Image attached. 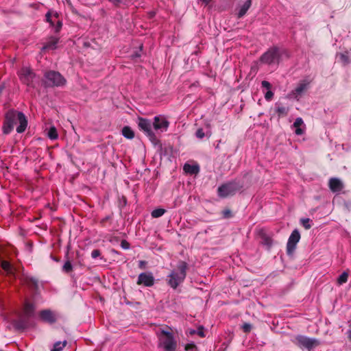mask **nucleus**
Here are the masks:
<instances>
[{
    "label": "nucleus",
    "instance_id": "obj_33",
    "mask_svg": "<svg viewBox=\"0 0 351 351\" xmlns=\"http://www.w3.org/2000/svg\"><path fill=\"white\" fill-rule=\"evenodd\" d=\"M302 225L306 230L310 229L311 228V219L308 218L301 219L300 220Z\"/></svg>",
    "mask_w": 351,
    "mask_h": 351
},
{
    "label": "nucleus",
    "instance_id": "obj_45",
    "mask_svg": "<svg viewBox=\"0 0 351 351\" xmlns=\"http://www.w3.org/2000/svg\"><path fill=\"white\" fill-rule=\"evenodd\" d=\"M132 57L133 58H140L141 57V53L139 51H136L135 52L133 55H132Z\"/></svg>",
    "mask_w": 351,
    "mask_h": 351
},
{
    "label": "nucleus",
    "instance_id": "obj_32",
    "mask_svg": "<svg viewBox=\"0 0 351 351\" xmlns=\"http://www.w3.org/2000/svg\"><path fill=\"white\" fill-rule=\"evenodd\" d=\"M73 269L72 264L69 261L65 262L62 267V271L65 273H69Z\"/></svg>",
    "mask_w": 351,
    "mask_h": 351
},
{
    "label": "nucleus",
    "instance_id": "obj_22",
    "mask_svg": "<svg viewBox=\"0 0 351 351\" xmlns=\"http://www.w3.org/2000/svg\"><path fill=\"white\" fill-rule=\"evenodd\" d=\"M122 134L128 139H132L134 137V132L129 126H124L123 128Z\"/></svg>",
    "mask_w": 351,
    "mask_h": 351
},
{
    "label": "nucleus",
    "instance_id": "obj_55",
    "mask_svg": "<svg viewBox=\"0 0 351 351\" xmlns=\"http://www.w3.org/2000/svg\"><path fill=\"white\" fill-rule=\"evenodd\" d=\"M51 258H53V261H56V262H58V261H59V260H58V259H57L56 258H53V257H52V256H51Z\"/></svg>",
    "mask_w": 351,
    "mask_h": 351
},
{
    "label": "nucleus",
    "instance_id": "obj_44",
    "mask_svg": "<svg viewBox=\"0 0 351 351\" xmlns=\"http://www.w3.org/2000/svg\"><path fill=\"white\" fill-rule=\"evenodd\" d=\"M295 134H298V135H301L303 134V130L300 128H296V130H295Z\"/></svg>",
    "mask_w": 351,
    "mask_h": 351
},
{
    "label": "nucleus",
    "instance_id": "obj_49",
    "mask_svg": "<svg viewBox=\"0 0 351 351\" xmlns=\"http://www.w3.org/2000/svg\"><path fill=\"white\" fill-rule=\"evenodd\" d=\"M27 248H28L29 250H31V248H32V244H31V243H27Z\"/></svg>",
    "mask_w": 351,
    "mask_h": 351
},
{
    "label": "nucleus",
    "instance_id": "obj_34",
    "mask_svg": "<svg viewBox=\"0 0 351 351\" xmlns=\"http://www.w3.org/2000/svg\"><path fill=\"white\" fill-rule=\"evenodd\" d=\"M14 326L17 329H24L27 327V324L24 321H19L14 323Z\"/></svg>",
    "mask_w": 351,
    "mask_h": 351
},
{
    "label": "nucleus",
    "instance_id": "obj_56",
    "mask_svg": "<svg viewBox=\"0 0 351 351\" xmlns=\"http://www.w3.org/2000/svg\"><path fill=\"white\" fill-rule=\"evenodd\" d=\"M144 263H145V262H144V261H140V265H143V264H144Z\"/></svg>",
    "mask_w": 351,
    "mask_h": 351
},
{
    "label": "nucleus",
    "instance_id": "obj_14",
    "mask_svg": "<svg viewBox=\"0 0 351 351\" xmlns=\"http://www.w3.org/2000/svg\"><path fill=\"white\" fill-rule=\"evenodd\" d=\"M328 186L331 191L335 193L341 191L343 188V184L339 179L332 178L329 180Z\"/></svg>",
    "mask_w": 351,
    "mask_h": 351
},
{
    "label": "nucleus",
    "instance_id": "obj_8",
    "mask_svg": "<svg viewBox=\"0 0 351 351\" xmlns=\"http://www.w3.org/2000/svg\"><path fill=\"white\" fill-rule=\"evenodd\" d=\"M18 75L23 84H25L28 87H35L34 81L36 78V73L32 69L29 67H23L19 71Z\"/></svg>",
    "mask_w": 351,
    "mask_h": 351
},
{
    "label": "nucleus",
    "instance_id": "obj_51",
    "mask_svg": "<svg viewBox=\"0 0 351 351\" xmlns=\"http://www.w3.org/2000/svg\"><path fill=\"white\" fill-rule=\"evenodd\" d=\"M348 337L350 339H351V330L348 331Z\"/></svg>",
    "mask_w": 351,
    "mask_h": 351
},
{
    "label": "nucleus",
    "instance_id": "obj_30",
    "mask_svg": "<svg viewBox=\"0 0 351 351\" xmlns=\"http://www.w3.org/2000/svg\"><path fill=\"white\" fill-rule=\"evenodd\" d=\"M297 243H287V251L289 256H291L296 249Z\"/></svg>",
    "mask_w": 351,
    "mask_h": 351
},
{
    "label": "nucleus",
    "instance_id": "obj_36",
    "mask_svg": "<svg viewBox=\"0 0 351 351\" xmlns=\"http://www.w3.org/2000/svg\"><path fill=\"white\" fill-rule=\"evenodd\" d=\"M303 124V120L302 118L298 117L295 120L293 126L295 128H300Z\"/></svg>",
    "mask_w": 351,
    "mask_h": 351
},
{
    "label": "nucleus",
    "instance_id": "obj_21",
    "mask_svg": "<svg viewBox=\"0 0 351 351\" xmlns=\"http://www.w3.org/2000/svg\"><path fill=\"white\" fill-rule=\"evenodd\" d=\"M34 306L32 304L26 303L24 307V314L26 317H31L34 315Z\"/></svg>",
    "mask_w": 351,
    "mask_h": 351
},
{
    "label": "nucleus",
    "instance_id": "obj_35",
    "mask_svg": "<svg viewBox=\"0 0 351 351\" xmlns=\"http://www.w3.org/2000/svg\"><path fill=\"white\" fill-rule=\"evenodd\" d=\"M222 215L224 218H230L232 217V212L230 209H225L222 211Z\"/></svg>",
    "mask_w": 351,
    "mask_h": 351
},
{
    "label": "nucleus",
    "instance_id": "obj_5",
    "mask_svg": "<svg viewBox=\"0 0 351 351\" xmlns=\"http://www.w3.org/2000/svg\"><path fill=\"white\" fill-rule=\"evenodd\" d=\"M242 187L243 185L239 182L233 180L219 186L217 189V194L219 197L226 198L234 195Z\"/></svg>",
    "mask_w": 351,
    "mask_h": 351
},
{
    "label": "nucleus",
    "instance_id": "obj_9",
    "mask_svg": "<svg viewBox=\"0 0 351 351\" xmlns=\"http://www.w3.org/2000/svg\"><path fill=\"white\" fill-rule=\"evenodd\" d=\"M296 344L300 348L311 350L319 345V341L304 335H298L295 337Z\"/></svg>",
    "mask_w": 351,
    "mask_h": 351
},
{
    "label": "nucleus",
    "instance_id": "obj_47",
    "mask_svg": "<svg viewBox=\"0 0 351 351\" xmlns=\"http://www.w3.org/2000/svg\"><path fill=\"white\" fill-rule=\"evenodd\" d=\"M200 1H202L204 3H205L206 5H208L210 2V0H200Z\"/></svg>",
    "mask_w": 351,
    "mask_h": 351
},
{
    "label": "nucleus",
    "instance_id": "obj_28",
    "mask_svg": "<svg viewBox=\"0 0 351 351\" xmlns=\"http://www.w3.org/2000/svg\"><path fill=\"white\" fill-rule=\"evenodd\" d=\"M47 136L51 140H55L58 138V132L56 128L54 126H52L49 128Z\"/></svg>",
    "mask_w": 351,
    "mask_h": 351
},
{
    "label": "nucleus",
    "instance_id": "obj_12",
    "mask_svg": "<svg viewBox=\"0 0 351 351\" xmlns=\"http://www.w3.org/2000/svg\"><path fill=\"white\" fill-rule=\"evenodd\" d=\"M138 285H143L145 287H152L154 283V278L151 272H144L139 274L138 278Z\"/></svg>",
    "mask_w": 351,
    "mask_h": 351
},
{
    "label": "nucleus",
    "instance_id": "obj_23",
    "mask_svg": "<svg viewBox=\"0 0 351 351\" xmlns=\"http://www.w3.org/2000/svg\"><path fill=\"white\" fill-rule=\"evenodd\" d=\"M54 17L56 19V23H55V25L53 26L54 32L55 33H58L62 27V22L60 19L59 14L57 12L54 13Z\"/></svg>",
    "mask_w": 351,
    "mask_h": 351
},
{
    "label": "nucleus",
    "instance_id": "obj_2",
    "mask_svg": "<svg viewBox=\"0 0 351 351\" xmlns=\"http://www.w3.org/2000/svg\"><path fill=\"white\" fill-rule=\"evenodd\" d=\"M188 264L184 261H179L176 267L169 274L168 284L173 288L176 289L182 283L186 276Z\"/></svg>",
    "mask_w": 351,
    "mask_h": 351
},
{
    "label": "nucleus",
    "instance_id": "obj_25",
    "mask_svg": "<svg viewBox=\"0 0 351 351\" xmlns=\"http://www.w3.org/2000/svg\"><path fill=\"white\" fill-rule=\"evenodd\" d=\"M46 21L49 23L51 27H53L56 23V19L54 17V14L52 15L51 11H49L45 14Z\"/></svg>",
    "mask_w": 351,
    "mask_h": 351
},
{
    "label": "nucleus",
    "instance_id": "obj_13",
    "mask_svg": "<svg viewBox=\"0 0 351 351\" xmlns=\"http://www.w3.org/2000/svg\"><path fill=\"white\" fill-rule=\"evenodd\" d=\"M0 265L6 275L15 276L16 269L8 261L0 260Z\"/></svg>",
    "mask_w": 351,
    "mask_h": 351
},
{
    "label": "nucleus",
    "instance_id": "obj_31",
    "mask_svg": "<svg viewBox=\"0 0 351 351\" xmlns=\"http://www.w3.org/2000/svg\"><path fill=\"white\" fill-rule=\"evenodd\" d=\"M348 278V274L346 271H343L338 278L337 282L339 285H342L347 282Z\"/></svg>",
    "mask_w": 351,
    "mask_h": 351
},
{
    "label": "nucleus",
    "instance_id": "obj_40",
    "mask_svg": "<svg viewBox=\"0 0 351 351\" xmlns=\"http://www.w3.org/2000/svg\"><path fill=\"white\" fill-rule=\"evenodd\" d=\"M242 328H243L244 332H249L252 328V326L250 324L245 323L243 325Z\"/></svg>",
    "mask_w": 351,
    "mask_h": 351
},
{
    "label": "nucleus",
    "instance_id": "obj_7",
    "mask_svg": "<svg viewBox=\"0 0 351 351\" xmlns=\"http://www.w3.org/2000/svg\"><path fill=\"white\" fill-rule=\"evenodd\" d=\"M176 345L172 333L166 330L161 331V335L159 336L160 347H162L165 351H175Z\"/></svg>",
    "mask_w": 351,
    "mask_h": 351
},
{
    "label": "nucleus",
    "instance_id": "obj_46",
    "mask_svg": "<svg viewBox=\"0 0 351 351\" xmlns=\"http://www.w3.org/2000/svg\"><path fill=\"white\" fill-rule=\"evenodd\" d=\"M195 346L193 344H188L186 346V350H188L190 348H193Z\"/></svg>",
    "mask_w": 351,
    "mask_h": 351
},
{
    "label": "nucleus",
    "instance_id": "obj_27",
    "mask_svg": "<svg viewBox=\"0 0 351 351\" xmlns=\"http://www.w3.org/2000/svg\"><path fill=\"white\" fill-rule=\"evenodd\" d=\"M300 239V234L298 230H294L291 234L288 241H299Z\"/></svg>",
    "mask_w": 351,
    "mask_h": 351
},
{
    "label": "nucleus",
    "instance_id": "obj_10",
    "mask_svg": "<svg viewBox=\"0 0 351 351\" xmlns=\"http://www.w3.org/2000/svg\"><path fill=\"white\" fill-rule=\"evenodd\" d=\"M40 317L43 321L49 324H53L58 319L59 315L55 311L47 309L40 312Z\"/></svg>",
    "mask_w": 351,
    "mask_h": 351
},
{
    "label": "nucleus",
    "instance_id": "obj_1",
    "mask_svg": "<svg viewBox=\"0 0 351 351\" xmlns=\"http://www.w3.org/2000/svg\"><path fill=\"white\" fill-rule=\"evenodd\" d=\"M19 121V125L16 128L18 133H23L27 128V120L22 112H18L14 109L9 110L4 116V121L2 126L3 134H9L14 129L16 121Z\"/></svg>",
    "mask_w": 351,
    "mask_h": 351
},
{
    "label": "nucleus",
    "instance_id": "obj_48",
    "mask_svg": "<svg viewBox=\"0 0 351 351\" xmlns=\"http://www.w3.org/2000/svg\"><path fill=\"white\" fill-rule=\"evenodd\" d=\"M198 334H199V336H201V337H204V332H203L202 331H201V330H199V331H198Z\"/></svg>",
    "mask_w": 351,
    "mask_h": 351
},
{
    "label": "nucleus",
    "instance_id": "obj_24",
    "mask_svg": "<svg viewBox=\"0 0 351 351\" xmlns=\"http://www.w3.org/2000/svg\"><path fill=\"white\" fill-rule=\"evenodd\" d=\"M210 136V131H208L206 133H205L202 128H198L195 132V136L199 139H202L205 136H208L209 138Z\"/></svg>",
    "mask_w": 351,
    "mask_h": 351
},
{
    "label": "nucleus",
    "instance_id": "obj_53",
    "mask_svg": "<svg viewBox=\"0 0 351 351\" xmlns=\"http://www.w3.org/2000/svg\"><path fill=\"white\" fill-rule=\"evenodd\" d=\"M70 248H71V245H70V244H68L66 246L67 251H69L70 250Z\"/></svg>",
    "mask_w": 351,
    "mask_h": 351
},
{
    "label": "nucleus",
    "instance_id": "obj_20",
    "mask_svg": "<svg viewBox=\"0 0 351 351\" xmlns=\"http://www.w3.org/2000/svg\"><path fill=\"white\" fill-rule=\"evenodd\" d=\"M184 171L186 173H190V174H196L199 172V167L196 165H191L189 164H185L184 165Z\"/></svg>",
    "mask_w": 351,
    "mask_h": 351
},
{
    "label": "nucleus",
    "instance_id": "obj_26",
    "mask_svg": "<svg viewBox=\"0 0 351 351\" xmlns=\"http://www.w3.org/2000/svg\"><path fill=\"white\" fill-rule=\"evenodd\" d=\"M66 345V341H57L54 343L53 348L51 351H61Z\"/></svg>",
    "mask_w": 351,
    "mask_h": 351
},
{
    "label": "nucleus",
    "instance_id": "obj_6",
    "mask_svg": "<svg viewBox=\"0 0 351 351\" xmlns=\"http://www.w3.org/2000/svg\"><path fill=\"white\" fill-rule=\"evenodd\" d=\"M138 125L140 130L144 132L154 145H160L161 147L160 140L156 137L152 130L153 123H152V122L147 119L139 118Z\"/></svg>",
    "mask_w": 351,
    "mask_h": 351
},
{
    "label": "nucleus",
    "instance_id": "obj_39",
    "mask_svg": "<svg viewBox=\"0 0 351 351\" xmlns=\"http://www.w3.org/2000/svg\"><path fill=\"white\" fill-rule=\"evenodd\" d=\"M261 85H262V87L265 88L267 90H270V88H271V84L266 80L262 81Z\"/></svg>",
    "mask_w": 351,
    "mask_h": 351
},
{
    "label": "nucleus",
    "instance_id": "obj_42",
    "mask_svg": "<svg viewBox=\"0 0 351 351\" xmlns=\"http://www.w3.org/2000/svg\"><path fill=\"white\" fill-rule=\"evenodd\" d=\"M341 60L343 62H345V63H346V64H348V63H349V62H350V60H349L348 56H346V55H345V54H341Z\"/></svg>",
    "mask_w": 351,
    "mask_h": 351
},
{
    "label": "nucleus",
    "instance_id": "obj_19",
    "mask_svg": "<svg viewBox=\"0 0 351 351\" xmlns=\"http://www.w3.org/2000/svg\"><path fill=\"white\" fill-rule=\"evenodd\" d=\"M289 110L288 107L277 104L276 112L279 117H286L288 114Z\"/></svg>",
    "mask_w": 351,
    "mask_h": 351
},
{
    "label": "nucleus",
    "instance_id": "obj_37",
    "mask_svg": "<svg viewBox=\"0 0 351 351\" xmlns=\"http://www.w3.org/2000/svg\"><path fill=\"white\" fill-rule=\"evenodd\" d=\"M114 6L119 7L121 4H123L124 0H108Z\"/></svg>",
    "mask_w": 351,
    "mask_h": 351
},
{
    "label": "nucleus",
    "instance_id": "obj_11",
    "mask_svg": "<svg viewBox=\"0 0 351 351\" xmlns=\"http://www.w3.org/2000/svg\"><path fill=\"white\" fill-rule=\"evenodd\" d=\"M169 122L164 117L156 116L154 118L153 127L156 130L167 131Z\"/></svg>",
    "mask_w": 351,
    "mask_h": 351
},
{
    "label": "nucleus",
    "instance_id": "obj_52",
    "mask_svg": "<svg viewBox=\"0 0 351 351\" xmlns=\"http://www.w3.org/2000/svg\"><path fill=\"white\" fill-rule=\"evenodd\" d=\"M3 90V86H0V95L2 93Z\"/></svg>",
    "mask_w": 351,
    "mask_h": 351
},
{
    "label": "nucleus",
    "instance_id": "obj_16",
    "mask_svg": "<svg viewBox=\"0 0 351 351\" xmlns=\"http://www.w3.org/2000/svg\"><path fill=\"white\" fill-rule=\"evenodd\" d=\"M252 5V0H245L244 3L241 6L239 12L237 13V17L241 19L245 16L247 10Z\"/></svg>",
    "mask_w": 351,
    "mask_h": 351
},
{
    "label": "nucleus",
    "instance_id": "obj_18",
    "mask_svg": "<svg viewBox=\"0 0 351 351\" xmlns=\"http://www.w3.org/2000/svg\"><path fill=\"white\" fill-rule=\"evenodd\" d=\"M59 42V38L56 37H51L48 42L45 43L43 46V49H56V45Z\"/></svg>",
    "mask_w": 351,
    "mask_h": 351
},
{
    "label": "nucleus",
    "instance_id": "obj_4",
    "mask_svg": "<svg viewBox=\"0 0 351 351\" xmlns=\"http://www.w3.org/2000/svg\"><path fill=\"white\" fill-rule=\"evenodd\" d=\"M66 79L58 71H49L45 73L43 83L45 87L62 86Z\"/></svg>",
    "mask_w": 351,
    "mask_h": 351
},
{
    "label": "nucleus",
    "instance_id": "obj_38",
    "mask_svg": "<svg viewBox=\"0 0 351 351\" xmlns=\"http://www.w3.org/2000/svg\"><path fill=\"white\" fill-rule=\"evenodd\" d=\"M273 97H274V93L270 90H268L267 92L265 95V98L267 101H270L273 98Z\"/></svg>",
    "mask_w": 351,
    "mask_h": 351
},
{
    "label": "nucleus",
    "instance_id": "obj_17",
    "mask_svg": "<svg viewBox=\"0 0 351 351\" xmlns=\"http://www.w3.org/2000/svg\"><path fill=\"white\" fill-rule=\"evenodd\" d=\"M257 239L261 241H271L270 234L265 229H261L257 232Z\"/></svg>",
    "mask_w": 351,
    "mask_h": 351
},
{
    "label": "nucleus",
    "instance_id": "obj_29",
    "mask_svg": "<svg viewBox=\"0 0 351 351\" xmlns=\"http://www.w3.org/2000/svg\"><path fill=\"white\" fill-rule=\"evenodd\" d=\"M165 209L156 208L152 212L151 215L154 218H158V217L162 216L165 214Z\"/></svg>",
    "mask_w": 351,
    "mask_h": 351
},
{
    "label": "nucleus",
    "instance_id": "obj_3",
    "mask_svg": "<svg viewBox=\"0 0 351 351\" xmlns=\"http://www.w3.org/2000/svg\"><path fill=\"white\" fill-rule=\"evenodd\" d=\"M289 57V53L286 49H280L277 47L269 49L260 58L261 62L271 65L272 64H278L281 60L282 56Z\"/></svg>",
    "mask_w": 351,
    "mask_h": 351
},
{
    "label": "nucleus",
    "instance_id": "obj_41",
    "mask_svg": "<svg viewBox=\"0 0 351 351\" xmlns=\"http://www.w3.org/2000/svg\"><path fill=\"white\" fill-rule=\"evenodd\" d=\"M100 255V252L98 250H95L91 253V256L93 258H96Z\"/></svg>",
    "mask_w": 351,
    "mask_h": 351
},
{
    "label": "nucleus",
    "instance_id": "obj_15",
    "mask_svg": "<svg viewBox=\"0 0 351 351\" xmlns=\"http://www.w3.org/2000/svg\"><path fill=\"white\" fill-rule=\"evenodd\" d=\"M309 82L306 81H302L297 86V87L293 90V95L295 98H297L302 95V94L307 89Z\"/></svg>",
    "mask_w": 351,
    "mask_h": 351
},
{
    "label": "nucleus",
    "instance_id": "obj_54",
    "mask_svg": "<svg viewBox=\"0 0 351 351\" xmlns=\"http://www.w3.org/2000/svg\"><path fill=\"white\" fill-rule=\"evenodd\" d=\"M265 243L267 245V247H270V244H271V243L267 242V243Z\"/></svg>",
    "mask_w": 351,
    "mask_h": 351
},
{
    "label": "nucleus",
    "instance_id": "obj_43",
    "mask_svg": "<svg viewBox=\"0 0 351 351\" xmlns=\"http://www.w3.org/2000/svg\"><path fill=\"white\" fill-rule=\"evenodd\" d=\"M121 247L124 250H128L130 248V243H121Z\"/></svg>",
    "mask_w": 351,
    "mask_h": 351
},
{
    "label": "nucleus",
    "instance_id": "obj_50",
    "mask_svg": "<svg viewBox=\"0 0 351 351\" xmlns=\"http://www.w3.org/2000/svg\"><path fill=\"white\" fill-rule=\"evenodd\" d=\"M109 219V217H106L104 219H102L101 223H104L106 221H107Z\"/></svg>",
    "mask_w": 351,
    "mask_h": 351
},
{
    "label": "nucleus",
    "instance_id": "obj_57",
    "mask_svg": "<svg viewBox=\"0 0 351 351\" xmlns=\"http://www.w3.org/2000/svg\"><path fill=\"white\" fill-rule=\"evenodd\" d=\"M2 162V161H1V160L0 159V162Z\"/></svg>",
    "mask_w": 351,
    "mask_h": 351
}]
</instances>
